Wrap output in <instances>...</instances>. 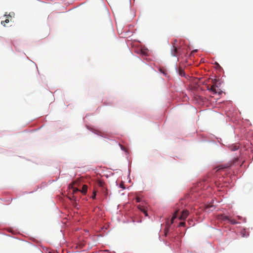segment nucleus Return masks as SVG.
Wrapping results in <instances>:
<instances>
[{"label": "nucleus", "mask_w": 253, "mask_h": 253, "mask_svg": "<svg viewBox=\"0 0 253 253\" xmlns=\"http://www.w3.org/2000/svg\"><path fill=\"white\" fill-rule=\"evenodd\" d=\"M77 182L75 181L73 184H70L69 188L72 189L73 198H70L71 199H74L76 200V197L75 195L79 192H82L83 194H85L87 190V186L86 185H84L82 187V190L78 189V188H74L73 185H75Z\"/></svg>", "instance_id": "obj_1"}, {"label": "nucleus", "mask_w": 253, "mask_h": 253, "mask_svg": "<svg viewBox=\"0 0 253 253\" xmlns=\"http://www.w3.org/2000/svg\"><path fill=\"white\" fill-rule=\"evenodd\" d=\"M171 55L175 57H180L184 53L183 49L181 48H177L175 46H172L171 49Z\"/></svg>", "instance_id": "obj_2"}, {"label": "nucleus", "mask_w": 253, "mask_h": 253, "mask_svg": "<svg viewBox=\"0 0 253 253\" xmlns=\"http://www.w3.org/2000/svg\"><path fill=\"white\" fill-rule=\"evenodd\" d=\"M211 83L212 84V85L211 86H209V85L207 87V89L212 91L214 94H216L217 91H216L215 87H218L216 84V80L215 79H212L211 80Z\"/></svg>", "instance_id": "obj_3"}, {"label": "nucleus", "mask_w": 253, "mask_h": 253, "mask_svg": "<svg viewBox=\"0 0 253 253\" xmlns=\"http://www.w3.org/2000/svg\"><path fill=\"white\" fill-rule=\"evenodd\" d=\"M137 208L141 211L146 216H148L147 207L143 204H139L137 206Z\"/></svg>", "instance_id": "obj_4"}, {"label": "nucleus", "mask_w": 253, "mask_h": 253, "mask_svg": "<svg viewBox=\"0 0 253 253\" xmlns=\"http://www.w3.org/2000/svg\"><path fill=\"white\" fill-rule=\"evenodd\" d=\"M189 211L187 210H183L179 218L180 220H185L189 215Z\"/></svg>", "instance_id": "obj_5"}, {"label": "nucleus", "mask_w": 253, "mask_h": 253, "mask_svg": "<svg viewBox=\"0 0 253 253\" xmlns=\"http://www.w3.org/2000/svg\"><path fill=\"white\" fill-rule=\"evenodd\" d=\"M178 74L181 76V77H183V76H185V73H184V71L183 70V69H182V67H180L178 69Z\"/></svg>", "instance_id": "obj_6"}, {"label": "nucleus", "mask_w": 253, "mask_h": 253, "mask_svg": "<svg viewBox=\"0 0 253 253\" xmlns=\"http://www.w3.org/2000/svg\"><path fill=\"white\" fill-rule=\"evenodd\" d=\"M5 16H6L7 18L4 20V21H2L1 22V24L3 25L4 26H5V23H8L9 22V19H8V18L9 17H11V15L10 14H9L8 15H5Z\"/></svg>", "instance_id": "obj_7"}, {"label": "nucleus", "mask_w": 253, "mask_h": 253, "mask_svg": "<svg viewBox=\"0 0 253 253\" xmlns=\"http://www.w3.org/2000/svg\"><path fill=\"white\" fill-rule=\"evenodd\" d=\"M179 210H177L173 214L172 217L171 219V223L173 222L174 219H175L178 215Z\"/></svg>", "instance_id": "obj_8"}, {"label": "nucleus", "mask_w": 253, "mask_h": 253, "mask_svg": "<svg viewBox=\"0 0 253 253\" xmlns=\"http://www.w3.org/2000/svg\"><path fill=\"white\" fill-rule=\"evenodd\" d=\"M239 146L237 145H232L229 147L231 151H236L239 149Z\"/></svg>", "instance_id": "obj_9"}, {"label": "nucleus", "mask_w": 253, "mask_h": 253, "mask_svg": "<svg viewBox=\"0 0 253 253\" xmlns=\"http://www.w3.org/2000/svg\"><path fill=\"white\" fill-rule=\"evenodd\" d=\"M229 219H230V218L226 215H222L221 219L223 220V221H225V220L229 221Z\"/></svg>", "instance_id": "obj_10"}, {"label": "nucleus", "mask_w": 253, "mask_h": 253, "mask_svg": "<svg viewBox=\"0 0 253 253\" xmlns=\"http://www.w3.org/2000/svg\"><path fill=\"white\" fill-rule=\"evenodd\" d=\"M229 221L232 224H237L238 223V222H237V221H236L234 219H229Z\"/></svg>", "instance_id": "obj_11"}, {"label": "nucleus", "mask_w": 253, "mask_h": 253, "mask_svg": "<svg viewBox=\"0 0 253 253\" xmlns=\"http://www.w3.org/2000/svg\"><path fill=\"white\" fill-rule=\"evenodd\" d=\"M245 232H246V231L245 230L241 231V234L242 235V237H247L249 235L248 234L247 235H246Z\"/></svg>", "instance_id": "obj_12"}, {"label": "nucleus", "mask_w": 253, "mask_h": 253, "mask_svg": "<svg viewBox=\"0 0 253 253\" xmlns=\"http://www.w3.org/2000/svg\"><path fill=\"white\" fill-rule=\"evenodd\" d=\"M96 192L95 191H93V195H92L91 198L93 199H94L96 197Z\"/></svg>", "instance_id": "obj_13"}, {"label": "nucleus", "mask_w": 253, "mask_h": 253, "mask_svg": "<svg viewBox=\"0 0 253 253\" xmlns=\"http://www.w3.org/2000/svg\"><path fill=\"white\" fill-rule=\"evenodd\" d=\"M185 222H181L179 224V226H184L185 225Z\"/></svg>", "instance_id": "obj_14"}, {"label": "nucleus", "mask_w": 253, "mask_h": 253, "mask_svg": "<svg viewBox=\"0 0 253 253\" xmlns=\"http://www.w3.org/2000/svg\"><path fill=\"white\" fill-rule=\"evenodd\" d=\"M209 208H213V209H214L213 206L211 205V206H210V205H207L206 207V209L207 210Z\"/></svg>", "instance_id": "obj_15"}, {"label": "nucleus", "mask_w": 253, "mask_h": 253, "mask_svg": "<svg viewBox=\"0 0 253 253\" xmlns=\"http://www.w3.org/2000/svg\"><path fill=\"white\" fill-rule=\"evenodd\" d=\"M135 200H136V202L137 203L140 202V201H141L140 198L139 197H136Z\"/></svg>", "instance_id": "obj_16"}, {"label": "nucleus", "mask_w": 253, "mask_h": 253, "mask_svg": "<svg viewBox=\"0 0 253 253\" xmlns=\"http://www.w3.org/2000/svg\"><path fill=\"white\" fill-rule=\"evenodd\" d=\"M168 232V230H165V236H167V233Z\"/></svg>", "instance_id": "obj_17"}, {"label": "nucleus", "mask_w": 253, "mask_h": 253, "mask_svg": "<svg viewBox=\"0 0 253 253\" xmlns=\"http://www.w3.org/2000/svg\"><path fill=\"white\" fill-rule=\"evenodd\" d=\"M100 186H103V183H100Z\"/></svg>", "instance_id": "obj_18"}]
</instances>
